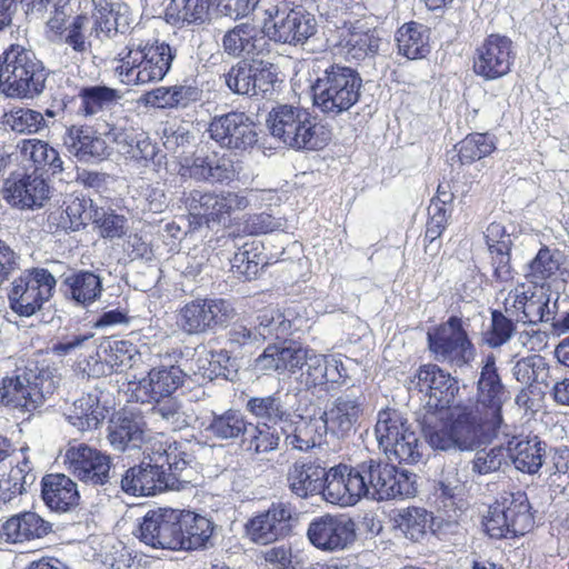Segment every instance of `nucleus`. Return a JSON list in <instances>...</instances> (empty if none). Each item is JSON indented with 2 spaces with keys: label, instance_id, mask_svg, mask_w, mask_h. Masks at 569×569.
<instances>
[{
  "label": "nucleus",
  "instance_id": "obj_30",
  "mask_svg": "<svg viewBox=\"0 0 569 569\" xmlns=\"http://www.w3.org/2000/svg\"><path fill=\"white\" fill-rule=\"evenodd\" d=\"M41 497L44 505L57 512L70 510L80 499L77 483L63 473H48L42 477Z\"/></svg>",
  "mask_w": 569,
  "mask_h": 569
},
{
  "label": "nucleus",
  "instance_id": "obj_12",
  "mask_svg": "<svg viewBox=\"0 0 569 569\" xmlns=\"http://www.w3.org/2000/svg\"><path fill=\"white\" fill-rule=\"evenodd\" d=\"M56 279L44 268H32L16 278L8 293L10 308L21 317H30L47 302L56 287Z\"/></svg>",
  "mask_w": 569,
  "mask_h": 569
},
{
  "label": "nucleus",
  "instance_id": "obj_57",
  "mask_svg": "<svg viewBox=\"0 0 569 569\" xmlns=\"http://www.w3.org/2000/svg\"><path fill=\"white\" fill-rule=\"evenodd\" d=\"M138 355L137 346L129 340H112L101 346L99 358L113 370L130 367Z\"/></svg>",
  "mask_w": 569,
  "mask_h": 569
},
{
  "label": "nucleus",
  "instance_id": "obj_56",
  "mask_svg": "<svg viewBox=\"0 0 569 569\" xmlns=\"http://www.w3.org/2000/svg\"><path fill=\"white\" fill-rule=\"evenodd\" d=\"M3 122L18 133L32 134L46 127L43 114L29 108H14L4 113Z\"/></svg>",
  "mask_w": 569,
  "mask_h": 569
},
{
  "label": "nucleus",
  "instance_id": "obj_59",
  "mask_svg": "<svg viewBox=\"0 0 569 569\" xmlns=\"http://www.w3.org/2000/svg\"><path fill=\"white\" fill-rule=\"evenodd\" d=\"M402 447L405 455L401 456L400 452L395 451L391 449V451H388L386 456L390 460L398 461L399 463H406V465H416L419 461H421L423 457V442L420 440L418 433L411 429L409 432L406 433L405 437L399 439V442L397 441V447Z\"/></svg>",
  "mask_w": 569,
  "mask_h": 569
},
{
  "label": "nucleus",
  "instance_id": "obj_63",
  "mask_svg": "<svg viewBox=\"0 0 569 569\" xmlns=\"http://www.w3.org/2000/svg\"><path fill=\"white\" fill-rule=\"evenodd\" d=\"M550 297L545 292H537L532 287V297L528 299L525 323L549 322L553 312L549 309Z\"/></svg>",
  "mask_w": 569,
  "mask_h": 569
},
{
  "label": "nucleus",
  "instance_id": "obj_7",
  "mask_svg": "<svg viewBox=\"0 0 569 569\" xmlns=\"http://www.w3.org/2000/svg\"><path fill=\"white\" fill-rule=\"evenodd\" d=\"M427 348L433 360L456 368L471 366L477 357L468 323L457 315H451L428 329Z\"/></svg>",
  "mask_w": 569,
  "mask_h": 569
},
{
  "label": "nucleus",
  "instance_id": "obj_19",
  "mask_svg": "<svg viewBox=\"0 0 569 569\" xmlns=\"http://www.w3.org/2000/svg\"><path fill=\"white\" fill-rule=\"evenodd\" d=\"M67 470L81 482L103 486L109 482L110 456L86 443L69 446L64 455Z\"/></svg>",
  "mask_w": 569,
  "mask_h": 569
},
{
  "label": "nucleus",
  "instance_id": "obj_9",
  "mask_svg": "<svg viewBox=\"0 0 569 569\" xmlns=\"http://www.w3.org/2000/svg\"><path fill=\"white\" fill-rule=\"evenodd\" d=\"M182 202L188 212L191 230L220 223L233 213L248 208L249 200L234 191H202L190 190L183 194Z\"/></svg>",
  "mask_w": 569,
  "mask_h": 569
},
{
  "label": "nucleus",
  "instance_id": "obj_23",
  "mask_svg": "<svg viewBox=\"0 0 569 569\" xmlns=\"http://www.w3.org/2000/svg\"><path fill=\"white\" fill-rule=\"evenodd\" d=\"M180 326L187 333H202L224 322L229 317V305L223 299H194L179 312Z\"/></svg>",
  "mask_w": 569,
  "mask_h": 569
},
{
  "label": "nucleus",
  "instance_id": "obj_35",
  "mask_svg": "<svg viewBox=\"0 0 569 569\" xmlns=\"http://www.w3.org/2000/svg\"><path fill=\"white\" fill-rule=\"evenodd\" d=\"M186 373L178 366H160L152 368L147 376L144 388L149 400L159 402L163 398L171 397L183 386Z\"/></svg>",
  "mask_w": 569,
  "mask_h": 569
},
{
  "label": "nucleus",
  "instance_id": "obj_46",
  "mask_svg": "<svg viewBox=\"0 0 569 569\" xmlns=\"http://www.w3.org/2000/svg\"><path fill=\"white\" fill-rule=\"evenodd\" d=\"M210 0H171L166 18L172 24H202L209 19Z\"/></svg>",
  "mask_w": 569,
  "mask_h": 569
},
{
  "label": "nucleus",
  "instance_id": "obj_6",
  "mask_svg": "<svg viewBox=\"0 0 569 569\" xmlns=\"http://www.w3.org/2000/svg\"><path fill=\"white\" fill-rule=\"evenodd\" d=\"M483 532L496 540H515L535 528V515L522 491L505 492L496 499L482 517Z\"/></svg>",
  "mask_w": 569,
  "mask_h": 569
},
{
  "label": "nucleus",
  "instance_id": "obj_52",
  "mask_svg": "<svg viewBox=\"0 0 569 569\" xmlns=\"http://www.w3.org/2000/svg\"><path fill=\"white\" fill-rule=\"evenodd\" d=\"M280 436L276 428L266 422H257L242 438L243 448L251 453L260 455L278 448Z\"/></svg>",
  "mask_w": 569,
  "mask_h": 569
},
{
  "label": "nucleus",
  "instance_id": "obj_2",
  "mask_svg": "<svg viewBox=\"0 0 569 569\" xmlns=\"http://www.w3.org/2000/svg\"><path fill=\"white\" fill-rule=\"evenodd\" d=\"M144 23L136 24L126 46L117 53L116 73L129 86L162 81L177 58V48L159 40Z\"/></svg>",
  "mask_w": 569,
  "mask_h": 569
},
{
  "label": "nucleus",
  "instance_id": "obj_36",
  "mask_svg": "<svg viewBox=\"0 0 569 569\" xmlns=\"http://www.w3.org/2000/svg\"><path fill=\"white\" fill-rule=\"evenodd\" d=\"M429 29L417 21H409L398 28L396 42L399 54L411 59H422L430 52Z\"/></svg>",
  "mask_w": 569,
  "mask_h": 569
},
{
  "label": "nucleus",
  "instance_id": "obj_33",
  "mask_svg": "<svg viewBox=\"0 0 569 569\" xmlns=\"http://www.w3.org/2000/svg\"><path fill=\"white\" fill-rule=\"evenodd\" d=\"M213 533L212 522L193 511L179 510L178 545L179 550H198L206 548Z\"/></svg>",
  "mask_w": 569,
  "mask_h": 569
},
{
  "label": "nucleus",
  "instance_id": "obj_25",
  "mask_svg": "<svg viewBox=\"0 0 569 569\" xmlns=\"http://www.w3.org/2000/svg\"><path fill=\"white\" fill-rule=\"evenodd\" d=\"M17 150L24 167L37 176L54 177L63 171V161L58 150L44 140L22 139Z\"/></svg>",
  "mask_w": 569,
  "mask_h": 569
},
{
  "label": "nucleus",
  "instance_id": "obj_54",
  "mask_svg": "<svg viewBox=\"0 0 569 569\" xmlns=\"http://www.w3.org/2000/svg\"><path fill=\"white\" fill-rule=\"evenodd\" d=\"M80 112L84 117L102 111L117 99V90L107 86H88L79 90Z\"/></svg>",
  "mask_w": 569,
  "mask_h": 569
},
{
  "label": "nucleus",
  "instance_id": "obj_45",
  "mask_svg": "<svg viewBox=\"0 0 569 569\" xmlns=\"http://www.w3.org/2000/svg\"><path fill=\"white\" fill-rule=\"evenodd\" d=\"M513 378L523 386H549L550 366L547 359L538 353L518 359L512 367Z\"/></svg>",
  "mask_w": 569,
  "mask_h": 569
},
{
  "label": "nucleus",
  "instance_id": "obj_62",
  "mask_svg": "<svg viewBox=\"0 0 569 569\" xmlns=\"http://www.w3.org/2000/svg\"><path fill=\"white\" fill-rule=\"evenodd\" d=\"M507 451L502 446L476 452L472 460V470L478 475H488L498 471L506 462Z\"/></svg>",
  "mask_w": 569,
  "mask_h": 569
},
{
  "label": "nucleus",
  "instance_id": "obj_13",
  "mask_svg": "<svg viewBox=\"0 0 569 569\" xmlns=\"http://www.w3.org/2000/svg\"><path fill=\"white\" fill-rule=\"evenodd\" d=\"M298 522L296 507L289 501H273L244 525L248 538L258 545H269L291 536Z\"/></svg>",
  "mask_w": 569,
  "mask_h": 569
},
{
  "label": "nucleus",
  "instance_id": "obj_15",
  "mask_svg": "<svg viewBox=\"0 0 569 569\" xmlns=\"http://www.w3.org/2000/svg\"><path fill=\"white\" fill-rule=\"evenodd\" d=\"M306 537L312 547L322 552H338L355 541L356 525L345 515L325 513L309 522Z\"/></svg>",
  "mask_w": 569,
  "mask_h": 569
},
{
  "label": "nucleus",
  "instance_id": "obj_48",
  "mask_svg": "<svg viewBox=\"0 0 569 569\" xmlns=\"http://www.w3.org/2000/svg\"><path fill=\"white\" fill-rule=\"evenodd\" d=\"M458 161L461 164H471L496 150L495 138L488 132H472L456 144Z\"/></svg>",
  "mask_w": 569,
  "mask_h": 569
},
{
  "label": "nucleus",
  "instance_id": "obj_11",
  "mask_svg": "<svg viewBox=\"0 0 569 569\" xmlns=\"http://www.w3.org/2000/svg\"><path fill=\"white\" fill-rule=\"evenodd\" d=\"M368 496L377 500L412 498L417 495L416 475L392 463L369 459L362 461Z\"/></svg>",
  "mask_w": 569,
  "mask_h": 569
},
{
  "label": "nucleus",
  "instance_id": "obj_31",
  "mask_svg": "<svg viewBox=\"0 0 569 569\" xmlns=\"http://www.w3.org/2000/svg\"><path fill=\"white\" fill-rule=\"evenodd\" d=\"M361 415L362 407L357 399L340 396L323 411L321 419L327 432L343 438L355 428Z\"/></svg>",
  "mask_w": 569,
  "mask_h": 569
},
{
  "label": "nucleus",
  "instance_id": "obj_60",
  "mask_svg": "<svg viewBox=\"0 0 569 569\" xmlns=\"http://www.w3.org/2000/svg\"><path fill=\"white\" fill-rule=\"evenodd\" d=\"M532 297V287L519 283L511 289L502 305L505 312L515 321L525 323L528 299Z\"/></svg>",
  "mask_w": 569,
  "mask_h": 569
},
{
  "label": "nucleus",
  "instance_id": "obj_26",
  "mask_svg": "<svg viewBox=\"0 0 569 569\" xmlns=\"http://www.w3.org/2000/svg\"><path fill=\"white\" fill-rule=\"evenodd\" d=\"M326 469L318 460L301 459L288 469V488L296 497L307 499L320 495L323 497Z\"/></svg>",
  "mask_w": 569,
  "mask_h": 569
},
{
  "label": "nucleus",
  "instance_id": "obj_55",
  "mask_svg": "<svg viewBox=\"0 0 569 569\" xmlns=\"http://www.w3.org/2000/svg\"><path fill=\"white\" fill-rule=\"evenodd\" d=\"M156 461L163 466V469L171 475L172 486L179 481L178 475L188 466L187 453L177 441H158Z\"/></svg>",
  "mask_w": 569,
  "mask_h": 569
},
{
  "label": "nucleus",
  "instance_id": "obj_1",
  "mask_svg": "<svg viewBox=\"0 0 569 569\" xmlns=\"http://www.w3.org/2000/svg\"><path fill=\"white\" fill-rule=\"evenodd\" d=\"M509 392L502 382L493 353L486 356L477 381L476 406L458 403L445 429L430 431L431 446L448 450H472L488 443L502 423V407Z\"/></svg>",
  "mask_w": 569,
  "mask_h": 569
},
{
  "label": "nucleus",
  "instance_id": "obj_22",
  "mask_svg": "<svg viewBox=\"0 0 569 569\" xmlns=\"http://www.w3.org/2000/svg\"><path fill=\"white\" fill-rule=\"evenodd\" d=\"M121 489L130 496L149 497L172 489V477L153 457L130 467L121 478Z\"/></svg>",
  "mask_w": 569,
  "mask_h": 569
},
{
  "label": "nucleus",
  "instance_id": "obj_17",
  "mask_svg": "<svg viewBox=\"0 0 569 569\" xmlns=\"http://www.w3.org/2000/svg\"><path fill=\"white\" fill-rule=\"evenodd\" d=\"M208 132L218 144L232 150L246 151L253 148L259 140L257 124L241 111L213 117Z\"/></svg>",
  "mask_w": 569,
  "mask_h": 569
},
{
  "label": "nucleus",
  "instance_id": "obj_42",
  "mask_svg": "<svg viewBox=\"0 0 569 569\" xmlns=\"http://www.w3.org/2000/svg\"><path fill=\"white\" fill-rule=\"evenodd\" d=\"M395 523L406 538L415 542L421 541L428 533L435 532L433 513L421 507H408L402 509L395 517Z\"/></svg>",
  "mask_w": 569,
  "mask_h": 569
},
{
  "label": "nucleus",
  "instance_id": "obj_39",
  "mask_svg": "<svg viewBox=\"0 0 569 569\" xmlns=\"http://www.w3.org/2000/svg\"><path fill=\"white\" fill-rule=\"evenodd\" d=\"M107 412V408L101 405L98 396L87 393L74 400L67 418L73 427L87 431L99 428Z\"/></svg>",
  "mask_w": 569,
  "mask_h": 569
},
{
  "label": "nucleus",
  "instance_id": "obj_16",
  "mask_svg": "<svg viewBox=\"0 0 569 569\" xmlns=\"http://www.w3.org/2000/svg\"><path fill=\"white\" fill-rule=\"evenodd\" d=\"M362 462L357 466L338 463L327 471L323 500L340 507H352L368 496L362 472Z\"/></svg>",
  "mask_w": 569,
  "mask_h": 569
},
{
  "label": "nucleus",
  "instance_id": "obj_20",
  "mask_svg": "<svg viewBox=\"0 0 569 569\" xmlns=\"http://www.w3.org/2000/svg\"><path fill=\"white\" fill-rule=\"evenodd\" d=\"M263 29L272 39L282 43L305 42L316 33L315 18L303 10L291 9L279 18L280 9L272 6L264 9Z\"/></svg>",
  "mask_w": 569,
  "mask_h": 569
},
{
  "label": "nucleus",
  "instance_id": "obj_14",
  "mask_svg": "<svg viewBox=\"0 0 569 569\" xmlns=\"http://www.w3.org/2000/svg\"><path fill=\"white\" fill-rule=\"evenodd\" d=\"M515 60L512 40L505 34L490 33L472 53V71L486 81L498 80L511 72Z\"/></svg>",
  "mask_w": 569,
  "mask_h": 569
},
{
  "label": "nucleus",
  "instance_id": "obj_51",
  "mask_svg": "<svg viewBox=\"0 0 569 569\" xmlns=\"http://www.w3.org/2000/svg\"><path fill=\"white\" fill-rule=\"evenodd\" d=\"M490 325L482 335L485 345L497 349L506 345L516 332L515 318L509 317L505 310L492 309L490 311Z\"/></svg>",
  "mask_w": 569,
  "mask_h": 569
},
{
  "label": "nucleus",
  "instance_id": "obj_10",
  "mask_svg": "<svg viewBox=\"0 0 569 569\" xmlns=\"http://www.w3.org/2000/svg\"><path fill=\"white\" fill-rule=\"evenodd\" d=\"M59 378L49 368L23 378H4L0 383V405L32 413L43 406L58 388Z\"/></svg>",
  "mask_w": 569,
  "mask_h": 569
},
{
  "label": "nucleus",
  "instance_id": "obj_61",
  "mask_svg": "<svg viewBox=\"0 0 569 569\" xmlns=\"http://www.w3.org/2000/svg\"><path fill=\"white\" fill-rule=\"evenodd\" d=\"M559 261L552 251L542 246L529 263V276L536 281H546L559 270Z\"/></svg>",
  "mask_w": 569,
  "mask_h": 569
},
{
  "label": "nucleus",
  "instance_id": "obj_21",
  "mask_svg": "<svg viewBox=\"0 0 569 569\" xmlns=\"http://www.w3.org/2000/svg\"><path fill=\"white\" fill-rule=\"evenodd\" d=\"M179 510L159 508L149 510L139 525L137 537L154 549L179 550Z\"/></svg>",
  "mask_w": 569,
  "mask_h": 569
},
{
  "label": "nucleus",
  "instance_id": "obj_58",
  "mask_svg": "<svg viewBox=\"0 0 569 569\" xmlns=\"http://www.w3.org/2000/svg\"><path fill=\"white\" fill-rule=\"evenodd\" d=\"M253 66L239 61L224 74L227 87L234 93L253 96Z\"/></svg>",
  "mask_w": 569,
  "mask_h": 569
},
{
  "label": "nucleus",
  "instance_id": "obj_47",
  "mask_svg": "<svg viewBox=\"0 0 569 569\" xmlns=\"http://www.w3.org/2000/svg\"><path fill=\"white\" fill-rule=\"evenodd\" d=\"M249 426L251 425L239 410L228 409L220 415H214L206 430L214 439L234 440L239 437L243 438Z\"/></svg>",
  "mask_w": 569,
  "mask_h": 569
},
{
  "label": "nucleus",
  "instance_id": "obj_50",
  "mask_svg": "<svg viewBox=\"0 0 569 569\" xmlns=\"http://www.w3.org/2000/svg\"><path fill=\"white\" fill-rule=\"evenodd\" d=\"M327 431L323 423L316 419L301 420L297 422L293 431L286 437V441L293 449L308 451L323 441Z\"/></svg>",
  "mask_w": 569,
  "mask_h": 569
},
{
  "label": "nucleus",
  "instance_id": "obj_4",
  "mask_svg": "<svg viewBox=\"0 0 569 569\" xmlns=\"http://www.w3.org/2000/svg\"><path fill=\"white\" fill-rule=\"evenodd\" d=\"M48 72L36 54L10 44L0 54V92L8 98L33 99L43 92Z\"/></svg>",
  "mask_w": 569,
  "mask_h": 569
},
{
  "label": "nucleus",
  "instance_id": "obj_41",
  "mask_svg": "<svg viewBox=\"0 0 569 569\" xmlns=\"http://www.w3.org/2000/svg\"><path fill=\"white\" fill-rule=\"evenodd\" d=\"M143 421L140 417L123 412L112 420L109 427L108 439L119 450L128 447H139L143 439Z\"/></svg>",
  "mask_w": 569,
  "mask_h": 569
},
{
  "label": "nucleus",
  "instance_id": "obj_5",
  "mask_svg": "<svg viewBox=\"0 0 569 569\" xmlns=\"http://www.w3.org/2000/svg\"><path fill=\"white\" fill-rule=\"evenodd\" d=\"M271 134L296 150H321L330 140V131L305 108L279 104L269 112Z\"/></svg>",
  "mask_w": 569,
  "mask_h": 569
},
{
  "label": "nucleus",
  "instance_id": "obj_28",
  "mask_svg": "<svg viewBox=\"0 0 569 569\" xmlns=\"http://www.w3.org/2000/svg\"><path fill=\"white\" fill-rule=\"evenodd\" d=\"M546 442L537 435H513L507 441V456L516 469L521 472L535 475L543 465Z\"/></svg>",
  "mask_w": 569,
  "mask_h": 569
},
{
  "label": "nucleus",
  "instance_id": "obj_34",
  "mask_svg": "<svg viewBox=\"0 0 569 569\" xmlns=\"http://www.w3.org/2000/svg\"><path fill=\"white\" fill-rule=\"evenodd\" d=\"M92 209L93 202L91 199L69 194L61 207L50 213L49 219L57 230L78 231L91 220Z\"/></svg>",
  "mask_w": 569,
  "mask_h": 569
},
{
  "label": "nucleus",
  "instance_id": "obj_32",
  "mask_svg": "<svg viewBox=\"0 0 569 569\" xmlns=\"http://www.w3.org/2000/svg\"><path fill=\"white\" fill-rule=\"evenodd\" d=\"M63 143L80 160H102L109 156L106 141L88 126L72 124L67 128Z\"/></svg>",
  "mask_w": 569,
  "mask_h": 569
},
{
  "label": "nucleus",
  "instance_id": "obj_3",
  "mask_svg": "<svg viewBox=\"0 0 569 569\" xmlns=\"http://www.w3.org/2000/svg\"><path fill=\"white\" fill-rule=\"evenodd\" d=\"M409 389L426 399L423 432L431 445L430 431L441 430L451 423L456 397L460 390L459 381L438 363H423L409 378Z\"/></svg>",
  "mask_w": 569,
  "mask_h": 569
},
{
  "label": "nucleus",
  "instance_id": "obj_49",
  "mask_svg": "<svg viewBox=\"0 0 569 569\" xmlns=\"http://www.w3.org/2000/svg\"><path fill=\"white\" fill-rule=\"evenodd\" d=\"M258 34L259 31L254 26L249 23L237 24L223 36V49L229 56L233 57H240L241 54L254 56Z\"/></svg>",
  "mask_w": 569,
  "mask_h": 569
},
{
  "label": "nucleus",
  "instance_id": "obj_38",
  "mask_svg": "<svg viewBox=\"0 0 569 569\" xmlns=\"http://www.w3.org/2000/svg\"><path fill=\"white\" fill-rule=\"evenodd\" d=\"M267 259L262 241L256 239L247 241L238 248L230 260L231 271L239 279L251 280L268 264Z\"/></svg>",
  "mask_w": 569,
  "mask_h": 569
},
{
  "label": "nucleus",
  "instance_id": "obj_37",
  "mask_svg": "<svg viewBox=\"0 0 569 569\" xmlns=\"http://www.w3.org/2000/svg\"><path fill=\"white\" fill-rule=\"evenodd\" d=\"M380 39L369 30L342 29L339 40L336 42L338 52L347 60H363L370 54L377 53Z\"/></svg>",
  "mask_w": 569,
  "mask_h": 569
},
{
  "label": "nucleus",
  "instance_id": "obj_8",
  "mask_svg": "<svg viewBox=\"0 0 569 569\" xmlns=\"http://www.w3.org/2000/svg\"><path fill=\"white\" fill-rule=\"evenodd\" d=\"M361 86L356 70L333 64L312 86L313 104L325 114L339 116L359 101Z\"/></svg>",
  "mask_w": 569,
  "mask_h": 569
},
{
  "label": "nucleus",
  "instance_id": "obj_29",
  "mask_svg": "<svg viewBox=\"0 0 569 569\" xmlns=\"http://www.w3.org/2000/svg\"><path fill=\"white\" fill-rule=\"evenodd\" d=\"M307 361V349L290 345H269L256 359V367L262 371H273L279 375L296 373Z\"/></svg>",
  "mask_w": 569,
  "mask_h": 569
},
{
  "label": "nucleus",
  "instance_id": "obj_27",
  "mask_svg": "<svg viewBox=\"0 0 569 569\" xmlns=\"http://www.w3.org/2000/svg\"><path fill=\"white\" fill-rule=\"evenodd\" d=\"M4 198L20 209L41 208L50 199V187L44 178L26 173L6 181Z\"/></svg>",
  "mask_w": 569,
  "mask_h": 569
},
{
  "label": "nucleus",
  "instance_id": "obj_40",
  "mask_svg": "<svg viewBox=\"0 0 569 569\" xmlns=\"http://www.w3.org/2000/svg\"><path fill=\"white\" fill-rule=\"evenodd\" d=\"M408 422L409 420L396 408L387 407L379 410L375 435L385 453L393 449L401 456L405 455L402 447H397V433L405 431L403 428Z\"/></svg>",
  "mask_w": 569,
  "mask_h": 569
},
{
  "label": "nucleus",
  "instance_id": "obj_24",
  "mask_svg": "<svg viewBox=\"0 0 569 569\" xmlns=\"http://www.w3.org/2000/svg\"><path fill=\"white\" fill-rule=\"evenodd\" d=\"M52 523L39 513L24 510L8 517L0 526V539L7 543L22 545L47 537Z\"/></svg>",
  "mask_w": 569,
  "mask_h": 569
},
{
  "label": "nucleus",
  "instance_id": "obj_44",
  "mask_svg": "<svg viewBox=\"0 0 569 569\" xmlns=\"http://www.w3.org/2000/svg\"><path fill=\"white\" fill-rule=\"evenodd\" d=\"M67 292L77 303L89 306L101 296L102 283L99 276L88 270L70 273L63 280Z\"/></svg>",
  "mask_w": 569,
  "mask_h": 569
},
{
  "label": "nucleus",
  "instance_id": "obj_43",
  "mask_svg": "<svg viewBox=\"0 0 569 569\" xmlns=\"http://www.w3.org/2000/svg\"><path fill=\"white\" fill-rule=\"evenodd\" d=\"M199 90L193 86L174 84L158 87L146 93V101L162 109L186 108L199 99Z\"/></svg>",
  "mask_w": 569,
  "mask_h": 569
},
{
  "label": "nucleus",
  "instance_id": "obj_18",
  "mask_svg": "<svg viewBox=\"0 0 569 569\" xmlns=\"http://www.w3.org/2000/svg\"><path fill=\"white\" fill-rule=\"evenodd\" d=\"M179 173L196 181L229 183L236 177L233 160L216 150H200L181 158Z\"/></svg>",
  "mask_w": 569,
  "mask_h": 569
},
{
  "label": "nucleus",
  "instance_id": "obj_64",
  "mask_svg": "<svg viewBox=\"0 0 569 569\" xmlns=\"http://www.w3.org/2000/svg\"><path fill=\"white\" fill-rule=\"evenodd\" d=\"M450 216L451 209L430 206L423 238L426 243L430 244L441 238L448 227Z\"/></svg>",
  "mask_w": 569,
  "mask_h": 569
},
{
  "label": "nucleus",
  "instance_id": "obj_53",
  "mask_svg": "<svg viewBox=\"0 0 569 569\" xmlns=\"http://www.w3.org/2000/svg\"><path fill=\"white\" fill-rule=\"evenodd\" d=\"M246 409L261 422L274 426L284 421L289 413L276 395L252 397L247 401Z\"/></svg>",
  "mask_w": 569,
  "mask_h": 569
}]
</instances>
